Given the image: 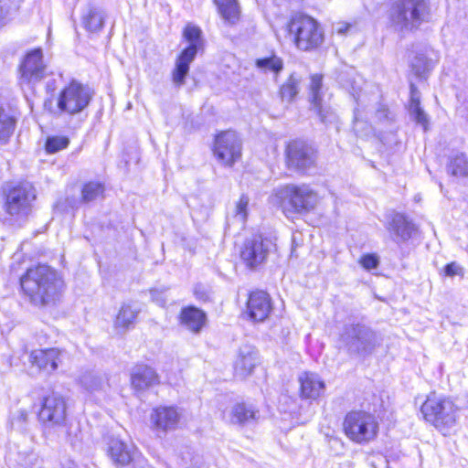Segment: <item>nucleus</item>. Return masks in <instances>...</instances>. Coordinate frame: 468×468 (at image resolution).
<instances>
[{"label": "nucleus", "instance_id": "f257e3e1", "mask_svg": "<svg viewBox=\"0 0 468 468\" xmlns=\"http://www.w3.org/2000/svg\"><path fill=\"white\" fill-rule=\"evenodd\" d=\"M20 284L25 294L37 306H55L61 301L65 290L62 276L44 264L29 268L21 277Z\"/></svg>", "mask_w": 468, "mask_h": 468}, {"label": "nucleus", "instance_id": "f03ea898", "mask_svg": "<svg viewBox=\"0 0 468 468\" xmlns=\"http://www.w3.org/2000/svg\"><path fill=\"white\" fill-rule=\"evenodd\" d=\"M430 18L431 5L428 0H395L389 15L391 27L400 33L417 30Z\"/></svg>", "mask_w": 468, "mask_h": 468}, {"label": "nucleus", "instance_id": "7ed1b4c3", "mask_svg": "<svg viewBox=\"0 0 468 468\" xmlns=\"http://www.w3.org/2000/svg\"><path fill=\"white\" fill-rule=\"evenodd\" d=\"M284 31L296 48L303 51L317 48L324 41L318 22L309 16L297 14L286 24Z\"/></svg>", "mask_w": 468, "mask_h": 468}, {"label": "nucleus", "instance_id": "20e7f679", "mask_svg": "<svg viewBox=\"0 0 468 468\" xmlns=\"http://www.w3.org/2000/svg\"><path fill=\"white\" fill-rule=\"evenodd\" d=\"M275 197L287 217L292 214L308 213L315 208L319 201L317 193L304 184H291L277 188Z\"/></svg>", "mask_w": 468, "mask_h": 468}, {"label": "nucleus", "instance_id": "39448f33", "mask_svg": "<svg viewBox=\"0 0 468 468\" xmlns=\"http://www.w3.org/2000/svg\"><path fill=\"white\" fill-rule=\"evenodd\" d=\"M457 411L458 408L451 399L434 392L427 396L420 408L424 420L442 433L455 425Z\"/></svg>", "mask_w": 468, "mask_h": 468}, {"label": "nucleus", "instance_id": "423d86ee", "mask_svg": "<svg viewBox=\"0 0 468 468\" xmlns=\"http://www.w3.org/2000/svg\"><path fill=\"white\" fill-rule=\"evenodd\" d=\"M340 340L350 354L367 356L380 346L381 338L370 327L360 323L345 324Z\"/></svg>", "mask_w": 468, "mask_h": 468}, {"label": "nucleus", "instance_id": "0eeeda50", "mask_svg": "<svg viewBox=\"0 0 468 468\" xmlns=\"http://www.w3.org/2000/svg\"><path fill=\"white\" fill-rule=\"evenodd\" d=\"M93 97L92 90L78 80H71L58 94L54 114L73 116L83 112Z\"/></svg>", "mask_w": 468, "mask_h": 468}, {"label": "nucleus", "instance_id": "6e6552de", "mask_svg": "<svg viewBox=\"0 0 468 468\" xmlns=\"http://www.w3.org/2000/svg\"><path fill=\"white\" fill-rule=\"evenodd\" d=\"M183 36L189 45L177 57L172 71V80L176 86H182L189 72V66L195 59L197 50L202 47V31L194 25L186 26Z\"/></svg>", "mask_w": 468, "mask_h": 468}, {"label": "nucleus", "instance_id": "1a4fd4ad", "mask_svg": "<svg viewBox=\"0 0 468 468\" xmlns=\"http://www.w3.org/2000/svg\"><path fill=\"white\" fill-rule=\"evenodd\" d=\"M344 431L351 441L366 443L377 436L378 423L376 417L368 412L351 411L345 418Z\"/></svg>", "mask_w": 468, "mask_h": 468}, {"label": "nucleus", "instance_id": "9d476101", "mask_svg": "<svg viewBox=\"0 0 468 468\" xmlns=\"http://www.w3.org/2000/svg\"><path fill=\"white\" fill-rule=\"evenodd\" d=\"M39 421L48 429H62L67 421V403L61 395L50 393L41 399Z\"/></svg>", "mask_w": 468, "mask_h": 468}, {"label": "nucleus", "instance_id": "9b49d317", "mask_svg": "<svg viewBox=\"0 0 468 468\" xmlns=\"http://www.w3.org/2000/svg\"><path fill=\"white\" fill-rule=\"evenodd\" d=\"M36 191L29 183H23L11 188L6 196L5 208L11 216L26 217L31 211Z\"/></svg>", "mask_w": 468, "mask_h": 468}, {"label": "nucleus", "instance_id": "f8f14e48", "mask_svg": "<svg viewBox=\"0 0 468 468\" xmlns=\"http://www.w3.org/2000/svg\"><path fill=\"white\" fill-rule=\"evenodd\" d=\"M273 248L274 243L271 239L256 235L245 240L240 258L247 267L255 269L266 261Z\"/></svg>", "mask_w": 468, "mask_h": 468}, {"label": "nucleus", "instance_id": "ddd939ff", "mask_svg": "<svg viewBox=\"0 0 468 468\" xmlns=\"http://www.w3.org/2000/svg\"><path fill=\"white\" fill-rule=\"evenodd\" d=\"M214 154L225 165L231 166L241 155V143L233 131L221 133L216 137Z\"/></svg>", "mask_w": 468, "mask_h": 468}, {"label": "nucleus", "instance_id": "4468645a", "mask_svg": "<svg viewBox=\"0 0 468 468\" xmlns=\"http://www.w3.org/2000/svg\"><path fill=\"white\" fill-rule=\"evenodd\" d=\"M287 164L290 168L297 171H306L315 164V151L301 140H294L287 145Z\"/></svg>", "mask_w": 468, "mask_h": 468}, {"label": "nucleus", "instance_id": "2eb2a0df", "mask_svg": "<svg viewBox=\"0 0 468 468\" xmlns=\"http://www.w3.org/2000/svg\"><path fill=\"white\" fill-rule=\"evenodd\" d=\"M21 83L35 84L46 77V66L40 48L28 52L20 66Z\"/></svg>", "mask_w": 468, "mask_h": 468}, {"label": "nucleus", "instance_id": "dca6fc26", "mask_svg": "<svg viewBox=\"0 0 468 468\" xmlns=\"http://www.w3.org/2000/svg\"><path fill=\"white\" fill-rule=\"evenodd\" d=\"M181 413L176 407H158L151 413V421L156 431H169L177 428Z\"/></svg>", "mask_w": 468, "mask_h": 468}, {"label": "nucleus", "instance_id": "f3484780", "mask_svg": "<svg viewBox=\"0 0 468 468\" xmlns=\"http://www.w3.org/2000/svg\"><path fill=\"white\" fill-rule=\"evenodd\" d=\"M247 308L249 315L257 322L264 321L271 311L270 295L264 291H255L250 294Z\"/></svg>", "mask_w": 468, "mask_h": 468}, {"label": "nucleus", "instance_id": "a211bd4d", "mask_svg": "<svg viewBox=\"0 0 468 468\" xmlns=\"http://www.w3.org/2000/svg\"><path fill=\"white\" fill-rule=\"evenodd\" d=\"M30 363L39 370L51 373L58 368L60 362V351L57 348L37 349L31 352Z\"/></svg>", "mask_w": 468, "mask_h": 468}, {"label": "nucleus", "instance_id": "6ab92c4d", "mask_svg": "<svg viewBox=\"0 0 468 468\" xmlns=\"http://www.w3.org/2000/svg\"><path fill=\"white\" fill-rule=\"evenodd\" d=\"M387 229L390 232L395 242L401 243L411 238L415 228L403 214L394 213L388 222Z\"/></svg>", "mask_w": 468, "mask_h": 468}, {"label": "nucleus", "instance_id": "aec40b11", "mask_svg": "<svg viewBox=\"0 0 468 468\" xmlns=\"http://www.w3.org/2000/svg\"><path fill=\"white\" fill-rule=\"evenodd\" d=\"M227 418L232 424L239 426L251 425L259 419V410L251 404L236 403L229 411Z\"/></svg>", "mask_w": 468, "mask_h": 468}, {"label": "nucleus", "instance_id": "412c9836", "mask_svg": "<svg viewBox=\"0 0 468 468\" xmlns=\"http://www.w3.org/2000/svg\"><path fill=\"white\" fill-rule=\"evenodd\" d=\"M322 76L318 74L313 75L310 82L311 103L319 115L321 122L326 123L332 122L334 113L330 108H325L322 105Z\"/></svg>", "mask_w": 468, "mask_h": 468}, {"label": "nucleus", "instance_id": "4be33fe9", "mask_svg": "<svg viewBox=\"0 0 468 468\" xmlns=\"http://www.w3.org/2000/svg\"><path fill=\"white\" fill-rule=\"evenodd\" d=\"M131 383L136 390H145L159 383L155 370L147 365H136L131 373Z\"/></svg>", "mask_w": 468, "mask_h": 468}, {"label": "nucleus", "instance_id": "5701e85b", "mask_svg": "<svg viewBox=\"0 0 468 468\" xmlns=\"http://www.w3.org/2000/svg\"><path fill=\"white\" fill-rule=\"evenodd\" d=\"M257 351L249 345L239 347V354L234 362L235 373L240 377L250 374L257 364Z\"/></svg>", "mask_w": 468, "mask_h": 468}, {"label": "nucleus", "instance_id": "b1692460", "mask_svg": "<svg viewBox=\"0 0 468 468\" xmlns=\"http://www.w3.org/2000/svg\"><path fill=\"white\" fill-rule=\"evenodd\" d=\"M298 380L303 398L315 399L324 391V383L315 373L304 372L299 376Z\"/></svg>", "mask_w": 468, "mask_h": 468}, {"label": "nucleus", "instance_id": "393cba45", "mask_svg": "<svg viewBox=\"0 0 468 468\" xmlns=\"http://www.w3.org/2000/svg\"><path fill=\"white\" fill-rule=\"evenodd\" d=\"M180 321L187 330L198 334L206 324L207 315L195 306H187L182 309Z\"/></svg>", "mask_w": 468, "mask_h": 468}, {"label": "nucleus", "instance_id": "a878e982", "mask_svg": "<svg viewBox=\"0 0 468 468\" xmlns=\"http://www.w3.org/2000/svg\"><path fill=\"white\" fill-rule=\"evenodd\" d=\"M109 454L112 460L120 465H126L134 458L133 447L118 439L111 441Z\"/></svg>", "mask_w": 468, "mask_h": 468}, {"label": "nucleus", "instance_id": "bb28decb", "mask_svg": "<svg viewBox=\"0 0 468 468\" xmlns=\"http://www.w3.org/2000/svg\"><path fill=\"white\" fill-rule=\"evenodd\" d=\"M222 18L229 25H235L240 16L238 0H213Z\"/></svg>", "mask_w": 468, "mask_h": 468}, {"label": "nucleus", "instance_id": "cd10ccee", "mask_svg": "<svg viewBox=\"0 0 468 468\" xmlns=\"http://www.w3.org/2000/svg\"><path fill=\"white\" fill-rule=\"evenodd\" d=\"M138 310L129 303L122 305L114 321V327L118 331H126L133 324L137 317Z\"/></svg>", "mask_w": 468, "mask_h": 468}, {"label": "nucleus", "instance_id": "c85d7f7f", "mask_svg": "<svg viewBox=\"0 0 468 468\" xmlns=\"http://www.w3.org/2000/svg\"><path fill=\"white\" fill-rule=\"evenodd\" d=\"M255 66L262 73H272L277 76L283 69V60L276 54H271L269 57L257 58Z\"/></svg>", "mask_w": 468, "mask_h": 468}, {"label": "nucleus", "instance_id": "c756f323", "mask_svg": "<svg viewBox=\"0 0 468 468\" xmlns=\"http://www.w3.org/2000/svg\"><path fill=\"white\" fill-rule=\"evenodd\" d=\"M80 383L90 392L103 390L108 386L104 376L94 372H88L81 376Z\"/></svg>", "mask_w": 468, "mask_h": 468}, {"label": "nucleus", "instance_id": "7c9ffc66", "mask_svg": "<svg viewBox=\"0 0 468 468\" xmlns=\"http://www.w3.org/2000/svg\"><path fill=\"white\" fill-rule=\"evenodd\" d=\"M104 23V15L102 11L96 8H90L88 13L83 16V25L90 32H97L101 30Z\"/></svg>", "mask_w": 468, "mask_h": 468}, {"label": "nucleus", "instance_id": "2f4dec72", "mask_svg": "<svg viewBox=\"0 0 468 468\" xmlns=\"http://www.w3.org/2000/svg\"><path fill=\"white\" fill-rule=\"evenodd\" d=\"M104 186L96 181L86 183L81 190V198L85 203L95 201L103 197Z\"/></svg>", "mask_w": 468, "mask_h": 468}, {"label": "nucleus", "instance_id": "473e14b6", "mask_svg": "<svg viewBox=\"0 0 468 468\" xmlns=\"http://www.w3.org/2000/svg\"><path fill=\"white\" fill-rule=\"evenodd\" d=\"M15 125V119L4 111H0V146L7 144L14 133Z\"/></svg>", "mask_w": 468, "mask_h": 468}, {"label": "nucleus", "instance_id": "72a5a7b5", "mask_svg": "<svg viewBox=\"0 0 468 468\" xmlns=\"http://www.w3.org/2000/svg\"><path fill=\"white\" fill-rule=\"evenodd\" d=\"M410 112L417 123L420 124L426 131L428 129L429 119L427 114L420 105V100L416 96L414 90H411V99L410 103Z\"/></svg>", "mask_w": 468, "mask_h": 468}, {"label": "nucleus", "instance_id": "f704fd0d", "mask_svg": "<svg viewBox=\"0 0 468 468\" xmlns=\"http://www.w3.org/2000/svg\"><path fill=\"white\" fill-rule=\"evenodd\" d=\"M448 171L454 176H468V158L463 154H456L451 159Z\"/></svg>", "mask_w": 468, "mask_h": 468}, {"label": "nucleus", "instance_id": "c9c22d12", "mask_svg": "<svg viewBox=\"0 0 468 468\" xmlns=\"http://www.w3.org/2000/svg\"><path fill=\"white\" fill-rule=\"evenodd\" d=\"M299 80L291 75L280 89V95L283 101H292L299 91Z\"/></svg>", "mask_w": 468, "mask_h": 468}, {"label": "nucleus", "instance_id": "e433bc0d", "mask_svg": "<svg viewBox=\"0 0 468 468\" xmlns=\"http://www.w3.org/2000/svg\"><path fill=\"white\" fill-rule=\"evenodd\" d=\"M410 65L414 73L419 77H422L430 69L431 61L423 53H417L412 58Z\"/></svg>", "mask_w": 468, "mask_h": 468}, {"label": "nucleus", "instance_id": "4c0bfd02", "mask_svg": "<svg viewBox=\"0 0 468 468\" xmlns=\"http://www.w3.org/2000/svg\"><path fill=\"white\" fill-rule=\"evenodd\" d=\"M69 140L67 136H49L46 141V151L48 154H55L68 147Z\"/></svg>", "mask_w": 468, "mask_h": 468}, {"label": "nucleus", "instance_id": "58836bf2", "mask_svg": "<svg viewBox=\"0 0 468 468\" xmlns=\"http://www.w3.org/2000/svg\"><path fill=\"white\" fill-rule=\"evenodd\" d=\"M249 202V197L245 195H242L235 207V214L233 218L238 223L240 224L241 227L244 226L247 220Z\"/></svg>", "mask_w": 468, "mask_h": 468}, {"label": "nucleus", "instance_id": "ea45409f", "mask_svg": "<svg viewBox=\"0 0 468 468\" xmlns=\"http://www.w3.org/2000/svg\"><path fill=\"white\" fill-rule=\"evenodd\" d=\"M365 124L366 122L363 120V113L359 109L356 110L353 129L360 136L368 135L372 131V127L369 125H367V127L364 129Z\"/></svg>", "mask_w": 468, "mask_h": 468}, {"label": "nucleus", "instance_id": "a19ab883", "mask_svg": "<svg viewBox=\"0 0 468 468\" xmlns=\"http://www.w3.org/2000/svg\"><path fill=\"white\" fill-rule=\"evenodd\" d=\"M443 271L447 277L463 276V268L455 261L446 264Z\"/></svg>", "mask_w": 468, "mask_h": 468}, {"label": "nucleus", "instance_id": "79ce46f5", "mask_svg": "<svg viewBox=\"0 0 468 468\" xmlns=\"http://www.w3.org/2000/svg\"><path fill=\"white\" fill-rule=\"evenodd\" d=\"M359 262L366 270H372L378 267L379 261L376 255L367 254L361 257Z\"/></svg>", "mask_w": 468, "mask_h": 468}, {"label": "nucleus", "instance_id": "37998d69", "mask_svg": "<svg viewBox=\"0 0 468 468\" xmlns=\"http://www.w3.org/2000/svg\"><path fill=\"white\" fill-rule=\"evenodd\" d=\"M27 412L25 410H19L12 419V425H20L27 421Z\"/></svg>", "mask_w": 468, "mask_h": 468}, {"label": "nucleus", "instance_id": "c03bdc74", "mask_svg": "<svg viewBox=\"0 0 468 468\" xmlns=\"http://www.w3.org/2000/svg\"><path fill=\"white\" fill-rule=\"evenodd\" d=\"M388 117V109L384 105H378L375 111V119L382 121Z\"/></svg>", "mask_w": 468, "mask_h": 468}, {"label": "nucleus", "instance_id": "a18cd8bd", "mask_svg": "<svg viewBox=\"0 0 468 468\" xmlns=\"http://www.w3.org/2000/svg\"><path fill=\"white\" fill-rule=\"evenodd\" d=\"M351 28V25L350 24H347V23H337L335 27H334V30L339 34V35H344L346 34L349 29Z\"/></svg>", "mask_w": 468, "mask_h": 468}, {"label": "nucleus", "instance_id": "49530a36", "mask_svg": "<svg viewBox=\"0 0 468 468\" xmlns=\"http://www.w3.org/2000/svg\"><path fill=\"white\" fill-rule=\"evenodd\" d=\"M339 81L346 89H351L353 90V96H356V90L353 85V82L346 81L342 76L340 77Z\"/></svg>", "mask_w": 468, "mask_h": 468}, {"label": "nucleus", "instance_id": "de8ad7c7", "mask_svg": "<svg viewBox=\"0 0 468 468\" xmlns=\"http://www.w3.org/2000/svg\"><path fill=\"white\" fill-rule=\"evenodd\" d=\"M62 468H76V465L73 461L70 459H66L64 463H61Z\"/></svg>", "mask_w": 468, "mask_h": 468}, {"label": "nucleus", "instance_id": "09e8293b", "mask_svg": "<svg viewBox=\"0 0 468 468\" xmlns=\"http://www.w3.org/2000/svg\"><path fill=\"white\" fill-rule=\"evenodd\" d=\"M372 112V109H367L366 112H365V117L367 118V115L368 113H370Z\"/></svg>", "mask_w": 468, "mask_h": 468}, {"label": "nucleus", "instance_id": "8fccbe9b", "mask_svg": "<svg viewBox=\"0 0 468 468\" xmlns=\"http://www.w3.org/2000/svg\"><path fill=\"white\" fill-rule=\"evenodd\" d=\"M156 301H157V303H158L159 304H161V305L165 304V303L164 300H160V301H159V300H156Z\"/></svg>", "mask_w": 468, "mask_h": 468}, {"label": "nucleus", "instance_id": "3c124183", "mask_svg": "<svg viewBox=\"0 0 468 468\" xmlns=\"http://www.w3.org/2000/svg\"><path fill=\"white\" fill-rule=\"evenodd\" d=\"M155 292H156V291H152V292H151V294H152V297H153V298L154 297Z\"/></svg>", "mask_w": 468, "mask_h": 468}, {"label": "nucleus", "instance_id": "603ef678", "mask_svg": "<svg viewBox=\"0 0 468 468\" xmlns=\"http://www.w3.org/2000/svg\"><path fill=\"white\" fill-rule=\"evenodd\" d=\"M3 13V7L0 5V16L2 15Z\"/></svg>", "mask_w": 468, "mask_h": 468}]
</instances>
